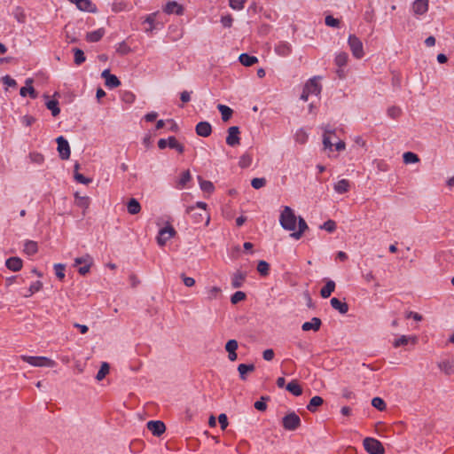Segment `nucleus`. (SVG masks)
I'll list each match as a JSON object with an SVG mask.
<instances>
[{
	"mask_svg": "<svg viewBox=\"0 0 454 454\" xmlns=\"http://www.w3.org/2000/svg\"><path fill=\"white\" fill-rule=\"evenodd\" d=\"M297 219L298 217L290 207H284L279 216V222L285 230L294 231L296 230Z\"/></svg>",
	"mask_w": 454,
	"mask_h": 454,
	"instance_id": "f257e3e1",
	"label": "nucleus"
},
{
	"mask_svg": "<svg viewBox=\"0 0 454 454\" xmlns=\"http://www.w3.org/2000/svg\"><path fill=\"white\" fill-rule=\"evenodd\" d=\"M20 359L33 366H37V367H43V366L52 367L55 364L54 361H52L50 358L45 357V356H30L22 355L20 356Z\"/></svg>",
	"mask_w": 454,
	"mask_h": 454,
	"instance_id": "f03ea898",
	"label": "nucleus"
},
{
	"mask_svg": "<svg viewBox=\"0 0 454 454\" xmlns=\"http://www.w3.org/2000/svg\"><path fill=\"white\" fill-rule=\"evenodd\" d=\"M364 450L370 454H384L385 449L382 443L374 438L366 437L364 440Z\"/></svg>",
	"mask_w": 454,
	"mask_h": 454,
	"instance_id": "7ed1b4c3",
	"label": "nucleus"
},
{
	"mask_svg": "<svg viewBox=\"0 0 454 454\" xmlns=\"http://www.w3.org/2000/svg\"><path fill=\"white\" fill-rule=\"evenodd\" d=\"M348 43L350 51L356 59H362L364 55L362 41L355 35L348 36Z\"/></svg>",
	"mask_w": 454,
	"mask_h": 454,
	"instance_id": "20e7f679",
	"label": "nucleus"
},
{
	"mask_svg": "<svg viewBox=\"0 0 454 454\" xmlns=\"http://www.w3.org/2000/svg\"><path fill=\"white\" fill-rule=\"evenodd\" d=\"M282 425L285 429L294 431L301 426L300 417L296 413L291 412L283 418Z\"/></svg>",
	"mask_w": 454,
	"mask_h": 454,
	"instance_id": "39448f33",
	"label": "nucleus"
},
{
	"mask_svg": "<svg viewBox=\"0 0 454 454\" xmlns=\"http://www.w3.org/2000/svg\"><path fill=\"white\" fill-rule=\"evenodd\" d=\"M176 233V230L171 225L160 229L157 236V243L159 246L163 247Z\"/></svg>",
	"mask_w": 454,
	"mask_h": 454,
	"instance_id": "423d86ee",
	"label": "nucleus"
},
{
	"mask_svg": "<svg viewBox=\"0 0 454 454\" xmlns=\"http://www.w3.org/2000/svg\"><path fill=\"white\" fill-rule=\"evenodd\" d=\"M239 129L237 126H231L228 129L226 144L230 146H237L240 144Z\"/></svg>",
	"mask_w": 454,
	"mask_h": 454,
	"instance_id": "0eeeda50",
	"label": "nucleus"
},
{
	"mask_svg": "<svg viewBox=\"0 0 454 454\" xmlns=\"http://www.w3.org/2000/svg\"><path fill=\"white\" fill-rule=\"evenodd\" d=\"M57 144H58V151L59 153V157L62 160H68L70 158V146L66 138L63 137H59L57 138Z\"/></svg>",
	"mask_w": 454,
	"mask_h": 454,
	"instance_id": "6e6552de",
	"label": "nucleus"
},
{
	"mask_svg": "<svg viewBox=\"0 0 454 454\" xmlns=\"http://www.w3.org/2000/svg\"><path fill=\"white\" fill-rule=\"evenodd\" d=\"M147 428L155 436H160L166 430L165 424L160 420H151L147 422Z\"/></svg>",
	"mask_w": 454,
	"mask_h": 454,
	"instance_id": "1a4fd4ad",
	"label": "nucleus"
},
{
	"mask_svg": "<svg viewBox=\"0 0 454 454\" xmlns=\"http://www.w3.org/2000/svg\"><path fill=\"white\" fill-rule=\"evenodd\" d=\"M163 11L167 14H176V15H183L184 9L183 5L178 4L176 1H170L166 4V5L163 7Z\"/></svg>",
	"mask_w": 454,
	"mask_h": 454,
	"instance_id": "9d476101",
	"label": "nucleus"
},
{
	"mask_svg": "<svg viewBox=\"0 0 454 454\" xmlns=\"http://www.w3.org/2000/svg\"><path fill=\"white\" fill-rule=\"evenodd\" d=\"M195 131L198 136L207 137L212 133V126L207 121H200L196 125Z\"/></svg>",
	"mask_w": 454,
	"mask_h": 454,
	"instance_id": "9b49d317",
	"label": "nucleus"
},
{
	"mask_svg": "<svg viewBox=\"0 0 454 454\" xmlns=\"http://www.w3.org/2000/svg\"><path fill=\"white\" fill-rule=\"evenodd\" d=\"M71 3L76 4L77 8L81 11L89 12H96L97 7L90 0H69Z\"/></svg>",
	"mask_w": 454,
	"mask_h": 454,
	"instance_id": "f8f14e48",
	"label": "nucleus"
},
{
	"mask_svg": "<svg viewBox=\"0 0 454 454\" xmlns=\"http://www.w3.org/2000/svg\"><path fill=\"white\" fill-rule=\"evenodd\" d=\"M429 0H416L412 4V11L415 15H423L428 11Z\"/></svg>",
	"mask_w": 454,
	"mask_h": 454,
	"instance_id": "ddd939ff",
	"label": "nucleus"
},
{
	"mask_svg": "<svg viewBox=\"0 0 454 454\" xmlns=\"http://www.w3.org/2000/svg\"><path fill=\"white\" fill-rule=\"evenodd\" d=\"M5 266L12 271H19L22 269L23 262L20 257H10L6 260Z\"/></svg>",
	"mask_w": 454,
	"mask_h": 454,
	"instance_id": "4468645a",
	"label": "nucleus"
},
{
	"mask_svg": "<svg viewBox=\"0 0 454 454\" xmlns=\"http://www.w3.org/2000/svg\"><path fill=\"white\" fill-rule=\"evenodd\" d=\"M297 222H298V231H294L293 233L290 234V236L295 239H300L301 238V236L303 235V233L305 232V231L309 229V226H308L307 223L305 222V220L301 216L298 217Z\"/></svg>",
	"mask_w": 454,
	"mask_h": 454,
	"instance_id": "2eb2a0df",
	"label": "nucleus"
},
{
	"mask_svg": "<svg viewBox=\"0 0 454 454\" xmlns=\"http://www.w3.org/2000/svg\"><path fill=\"white\" fill-rule=\"evenodd\" d=\"M321 325L322 322L320 318L313 317L311 321L303 323V325H301V329L304 332H308L310 330L317 332L320 329Z\"/></svg>",
	"mask_w": 454,
	"mask_h": 454,
	"instance_id": "dca6fc26",
	"label": "nucleus"
},
{
	"mask_svg": "<svg viewBox=\"0 0 454 454\" xmlns=\"http://www.w3.org/2000/svg\"><path fill=\"white\" fill-rule=\"evenodd\" d=\"M275 51L278 55L286 57L292 52V46L287 42H279L276 47Z\"/></svg>",
	"mask_w": 454,
	"mask_h": 454,
	"instance_id": "f3484780",
	"label": "nucleus"
},
{
	"mask_svg": "<svg viewBox=\"0 0 454 454\" xmlns=\"http://www.w3.org/2000/svg\"><path fill=\"white\" fill-rule=\"evenodd\" d=\"M307 91L312 95H318L321 92V85L316 77L310 79L304 86Z\"/></svg>",
	"mask_w": 454,
	"mask_h": 454,
	"instance_id": "a211bd4d",
	"label": "nucleus"
},
{
	"mask_svg": "<svg viewBox=\"0 0 454 454\" xmlns=\"http://www.w3.org/2000/svg\"><path fill=\"white\" fill-rule=\"evenodd\" d=\"M247 278V273L238 270L235 272L231 278V286L233 288H239L242 286L245 279Z\"/></svg>",
	"mask_w": 454,
	"mask_h": 454,
	"instance_id": "6ab92c4d",
	"label": "nucleus"
},
{
	"mask_svg": "<svg viewBox=\"0 0 454 454\" xmlns=\"http://www.w3.org/2000/svg\"><path fill=\"white\" fill-rule=\"evenodd\" d=\"M330 302L331 306L340 314H346L348 311V305L346 302L340 301L338 298H332Z\"/></svg>",
	"mask_w": 454,
	"mask_h": 454,
	"instance_id": "aec40b11",
	"label": "nucleus"
},
{
	"mask_svg": "<svg viewBox=\"0 0 454 454\" xmlns=\"http://www.w3.org/2000/svg\"><path fill=\"white\" fill-rule=\"evenodd\" d=\"M255 370V366L254 364H240L238 366V372L239 373V377L242 380H247V374L248 372H253Z\"/></svg>",
	"mask_w": 454,
	"mask_h": 454,
	"instance_id": "412c9836",
	"label": "nucleus"
},
{
	"mask_svg": "<svg viewBox=\"0 0 454 454\" xmlns=\"http://www.w3.org/2000/svg\"><path fill=\"white\" fill-rule=\"evenodd\" d=\"M239 62L245 67H252L258 62V59L255 56L248 55L247 53H242L239 57Z\"/></svg>",
	"mask_w": 454,
	"mask_h": 454,
	"instance_id": "4be33fe9",
	"label": "nucleus"
},
{
	"mask_svg": "<svg viewBox=\"0 0 454 454\" xmlns=\"http://www.w3.org/2000/svg\"><path fill=\"white\" fill-rule=\"evenodd\" d=\"M105 35L104 28H98L95 31L90 32L86 35V40L90 43H96L101 40Z\"/></svg>",
	"mask_w": 454,
	"mask_h": 454,
	"instance_id": "5701e85b",
	"label": "nucleus"
},
{
	"mask_svg": "<svg viewBox=\"0 0 454 454\" xmlns=\"http://www.w3.org/2000/svg\"><path fill=\"white\" fill-rule=\"evenodd\" d=\"M335 289V283L333 280H327L322 287L320 294L323 298H328Z\"/></svg>",
	"mask_w": 454,
	"mask_h": 454,
	"instance_id": "b1692460",
	"label": "nucleus"
},
{
	"mask_svg": "<svg viewBox=\"0 0 454 454\" xmlns=\"http://www.w3.org/2000/svg\"><path fill=\"white\" fill-rule=\"evenodd\" d=\"M30 83H32V80L31 79L27 80V82H26L27 86L22 87L20 89V94L22 97H26L27 94H29L30 98H35L37 97V93L32 86H28V84H30Z\"/></svg>",
	"mask_w": 454,
	"mask_h": 454,
	"instance_id": "393cba45",
	"label": "nucleus"
},
{
	"mask_svg": "<svg viewBox=\"0 0 454 454\" xmlns=\"http://www.w3.org/2000/svg\"><path fill=\"white\" fill-rule=\"evenodd\" d=\"M349 187H350V184H349L348 180H347V179H341L334 184L335 192L340 194L348 192L349 190Z\"/></svg>",
	"mask_w": 454,
	"mask_h": 454,
	"instance_id": "a878e982",
	"label": "nucleus"
},
{
	"mask_svg": "<svg viewBox=\"0 0 454 454\" xmlns=\"http://www.w3.org/2000/svg\"><path fill=\"white\" fill-rule=\"evenodd\" d=\"M128 212L130 215H137L141 210V206L136 199H130L127 204Z\"/></svg>",
	"mask_w": 454,
	"mask_h": 454,
	"instance_id": "bb28decb",
	"label": "nucleus"
},
{
	"mask_svg": "<svg viewBox=\"0 0 454 454\" xmlns=\"http://www.w3.org/2000/svg\"><path fill=\"white\" fill-rule=\"evenodd\" d=\"M286 390L292 393L295 396H299L302 394V388L296 380H292L286 385Z\"/></svg>",
	"mask_w": 454,
	"mask_h": 454,
	"instance_id": "cd10ccee",
	"label": "nucleus"
},
{
	"mask_svg": "<svg viewBox=\"0 0 454 454\" xmlns=\"http://www.w3.org/2000/svg\"><path fill=\"white\" fill-rule=\"evenodd\" d=\"M324 403V400L321 396H318V395H316V396H313L309 404L307 405V409L311 411V412H315L317 411V408L320 405H322Z\"/></svg>",
	"mask_w": 454,
	"mask_h": 454,
	"instance_id": "c85d7f7f",
	"label": "nucleus"
},
{
	"mask_svg": "<svg viewBox=\"0 0 454 454\" xmlns=\"http://www.w3.org/2000/svg\"><path fill=\"white\" fill-rule=\"evenodd\" d=\"M217 109L219 110V112L222 114V120L223 121H228L233 114L232 109H231L229 106H224V105L219 104L217 106Z\"/></svg>",
	"mask_w": 454,
	"mask_h": 454,
	"instance_id": "c756f323",
	"label": "nucleus"
},
{
	"mask_svg": "<svg viewBox=\"0 0 454 454\" xmlns=\"http://www.w3.org/2000/svg\"><path fill=\"white\" fill-rule=\"evenodd\" d=\"M222 290L220 287L212 286L207 289L206 294L208 301L215 300L221 296Z\"/></svg>",
	"mask_w": 454,
	"mask_h": 454,
	"instance_id": "7c9ffc66",
	"label": "nucleus"
},
{
	"mask_svg": "<svg viewBox=\"0 0 454 454\" xmlns=\"http://www.w3.org/2000/svg\"><path fill=\"white\" fill-rule=\"evenodd\" d=\"M438 367L442 372H443L446 375H451L454 372V364L453 363L445 360L438 364Z\"/></svg>",
	"mask_w": 454,
	"mask_h": 454,
	"instance_id": "2f4dec72",
	"label": "nucleus"
},
{
	"mask_svg": "<svg viewBox=\"0 0 454 454\" xmlns=\"http://www.w3.org/2000/svg\"><path fill=\"white\" fill-rule=\"evenodd\" d=\"M38 251L37 243L32 240H28L25 243L24 252L28 255H33Z\"/></svg>",
	"mask_w": 454,
	"mask_h": 454,
	"instance_id": "473e14b6",
	"label": "nucleus"
},
{
	"mask_svg": "<svg viewBox=\"0 0 454 454\" xmlns=\"http://www.w3.org/2000/svg\"><path fill=\"white\" fill-rule=\"evenodd\" d=\"M73 51H74V61L75 65L80 66L83 62H85L86 58H85L83 51H82L81 49H78V48H74V49H73Z\"/></svg>",
	"mask_w": 454,
	"mask_h": 454,
	"instance_id": "72a5a7b5",
	"label": "nucleus"
},
{
	"mask_svg": "<svg viewBox=\"0 0 454 454\" xmlns=\"http://www.w3.org/2000/svg\"><path fill=\"white\" fill-rule=\"evenodd\" d=\"M168 146L171 149L176 150L179 153H183L184 152V146L180 144L175 137H168Z\"/></svg>",
	"mask_w": 454,
	"mask_h": 454,
	"instance_id": "f704fd0d",
	"label": "nucleus"
},
{
	"mask_svg": "<svg viewBox=\"0 0 454 454\" xmlns=\"http://www.w3.org/2000/svg\"><path fill=\"white\" fill-rule=\"evenodd\" d=\"M200 181V189L207 193H212L215 190V186L212 182L203 180L200 176L198 177Z\"/></svg>",
	"mask_w": 454,
	"mask_h": 454,
	"instance_id": "c9c22d12",
	"label": "nucleus"
},
{
	"mask_svg": "<svg viewBox=\"0 0 454 454\" xmlns=\"http://www.w3.org/2000/svg\"><path fill=\"white\" fill-rule=\"evenodd\" d=\"M403 162L405 164L417 163L419 161V156L411 152H406L403 155Z\"/></svg>",
	"mask_w": 454,
	"mask_h": 454,
	"instance_id": "e433bc0d",
	"label": "nucleus"
},
{
	"mask_svg": "<svg viewBox=\"0 0 454 454\" xmlns=\"http://www.w3.org/2000/svg\"><path fill=\"white\" fill-rule=\"evenodd\" d=\"M110 366L107 363H102L100 369L98 370L96 379L100 381L109 373Z\"/></svg>",
	"mask_w": 454,
	"mask_h": 454,
	"instance_id": "4c0bfd02",
	"label": "nucleus"
},
{
	"mask_svg": "<svg viewBox=\"0 0 454 454\" xmlns=\"http://www.w3.org/2000/svg\"><path fill=\"white\" fill-rule=\"evenodd\" d=\"M348 60V55L346 52H340L339 53L335 58V64L339 67H343L347 65Z\"/></svg>",
	"mask_w": 454,
	"mask_h": 454,
	"instance_id": "58836bf2",
	"label": "nucleus"
},
{
	"mask_svg": "<svg viewBox=\"0 0 454 454\" xmlns=\"http://www.w3.org/2000/svg\"><path fill=\"white\" fill-rule=\"evenodd\" d=\"M257 270L262 276H268L270 271V264L265 261H260L257 264Z\"/></svg>",
	"mask_w": 454,
	"mask_h": 454,
	"instance_id": "ea45409f",
	"label": "nucleus"
},
{
	"mask_svg": "<svg viewBox=\"0 0 454 454\" xmlns=\"http://www.w3.org/2000/svg\"><path fill=\"white\" fill-rule=\"evenodd\" d=\"M46 106L49 110L51 111V114L53 116H57L60 113V109L59 107V102L57 100H49L46 103Z\"/></svg>",
	"mask_w": 454,
	"mask_h": 454,
	"instance_id": "a19ab883",
	"label": "nucleus"
},
{
	"mask_svg": "<svg viewBox=\"0 0 454 454\" xmlns=\"http://www.w3.org/2000/svg\"><path fill=\"white\" fill-rule=\"evenodd\" d=\"M192 176H191V173L189 170H185L184 172H183L178 183H177V187L179 189H182L184 188L186 184L191 180Z\"/></svg>",
	"mask_w": 454,
	"mask_h": 454,
	"instance_id": "79ce46f5",
	"label": "nucleus"
},
{
	"mask_svg": "<svg viewBox=\"0 0 454 454\" xmlns=\"http://www.w3.org/2000/svg\"><path fill=\"white\" fill-rule=\"evenodd\" d=\"M308 140V134L303 129H300L295 133V141L299 144H305Z\"/></svg>",
	"mask_w": 454,
	"mask_h": 454,
	"instance_id": "37998d69",
	"label": "nucleus"
},
{
	"mask_svg": "<svg viewBox=\"0 0 454 454\" xmlns=\"http://www.w3.org/2000/svg\"><path fill=\"white\" fill-rule=\"evenodd\" d=\"M252 164V156L249 153L243 154L239 161V165L240 168H248Z\"/></svg>",
	"mask_w": 454,
	"mask_h": 454,
	"instance_id": "c03bdc74",
	"label": "nucleus"
},
{
	"mask_svg": "<svg viewBox=\"0 0 454 454\" xmlns=\"http://www.w3.org/2000/svg\"><path fill=\"white\" fill-rule=\"evenodd\" d=\"M43 287V283L41 281H35L31 284L28 288V294H25V297H29L36 292H39Z\"/></svg>",
	"mask_w": 454,
	"mask_h": 454,
	"instance_id": "a18cd8bd",
	"label": "nucleus"
},
{
	"mask_svg": "<svg viewBox=\"0 0 454 454\" xmlns=\"http://www.w3.org/2000/svg\"><path fill=\"white\" fill-rule=\"evenodd\" d=\"M372 405L380 411H385L387 407L386 403L380 397H374L372 400Z\"/></svg>",
	"mask_w": 454,
	"mask_h": 454,
	"instance_id": "49530a36",
	"label": "nucleus"
},
{
	"mask_svg": "<svg viewBox=\"0 0 454 454\" xmlns=\"http://www.w3.org/2000/svg\"><path fill=\"white\" fill-rule=\"evenodd\" d=\"M247 298V295L244 292L242 291H237L235 292L231 297V302L232 304H237L239 303V301H242L244 300H246Z\"/></svg>",
	"mask_w": 454,
	"mask_h": 454,
	"instance_id": "de8ad7c7",
	"label": "nucleus"
},
{
	"mask_svg": "<svg viewBox=\"0 0 454 454\" xmlns=\"http://www.w3.org/2000/svg\"><path fill=\"white\" fill-rule=\"evenodd\" d=\"M120 84H121L120 80L114 74H112L111 76L106 77V86H107L108 88H111V89L117 88Z\"/></svg>",
	"mask_w": 454,
	"mask_h": 454,
	"instance_id": "09e8293b",
	"label": "nucleus"
},
{
	"mask_svg": "<svg viewBox=\"0 0 454 454\" xmlns=\"http://www.w3.org/2000/svg\"><path fill=\"white\" fill-rule=\"evenodd\" d=\"M337 228L336 223L333 220H327L321 226L320 229L325 230L326 231L332 233Z\"/></svg>",
	"mask_w": 454,
	"mask_h": 454,
	"instance_id": "8fccbe9b",
	"label": "nucleus"
},
{
	"mask_svg": "<svg viewBox=\"0 0 454 454\" xmlns=\"http://www.w3.org/2000/svg\"><path fill=\"white\" fill-rule=\"evenodd\" d=\"M76 204L80 207L88 208L90 205L89 197H81L78 193L75 194Z\"/></svg>",
	"mask_w": 454,
	"mask_h": 454,
	"instance_id": "3c124183",
	"label": "nucleus"
},
{
	"mask_svg": "<svg viewBox=\"0 0 454 454\" xmlns=\"http://www.w3.org/2000/svg\"><path fill=\"white\" fill-rule=\"evenodd\" d=\"M402 110L398 106H391L387 109V115L392 119H397L400 117Z\"/></svg>",
	"mask_w": 454,
	"mask_h": 454,
	"instance_id": "603ef678",
	"label": "nucleus"
},
{
	"mask_svg": "<svg viewBox=\"0 0 454 454\" xmlns=\"http://www.w3.org/2000/svg\"><path fill=\"white\" fill-rule=\"evenodd\" d=\"M29 159L33 163L42 164L44 161V157L40 153H30Z\"/></svg>",
	"mask_w": 454,
	"mask_h": 454,
	"instance_id": "864d4df0",
	"label": "nucleus"
},
{
	"mask_svg": "<svg viewBox=\"0 0 454 454\" xmlns=\"http://www.w3.org/2000/svg\"><path fill=\"white\" fill-rule=\"evenodd\" d=\"M265 400H269L268 396H262L260 401H256L254 404V408L260 411H265L267 409V404Z\"/></svg>",
	"mask_w": 454,
	"mask_h": 454,
	"instance_id": "5fc2aeb1",
	"label": "nucleus"
},
{
	"mask_svg": "<svg viewBox=\"0 0 454 454\" xmlns=\"http://www.w3.org/2000/svg\"><path fill=\"white\" fill-rule=\"evenodd\" d=\"M247 1V0H229L230 6L233 10H237V11L242 10L244 8V4H246Z\"/></svg>",
	"mask_w": 454,
	"mask_h": 454,
	"instance_id": "6e6d98bb",
	"label": "nucleus"
},
{
	"mask_svg": "<svg viewBox=\"0 0 454 454\" xmlns=\"http://www.w3.org/2000/svg\"><path fill=\"white\" fill-rule=\"evenodd\" d=\"M265 184H266V179L263 177H262V178L255 177V178L252 179V181H251V185L254 189H260V188L263 187Z\"/></svg>",
	"mask_w": 454,
	"mask_h": 454,
	"instance_id": "4d7b16f0",
	"label": "nucleus"
},
{
	"mask_svg": "<svg viewBox=\"0 0 454 454\" xmlns=\"http://www.w3.org/2000/svg\"><path fill=\"white\" fill-rule=\"evenodd\" d=\"M325 25L333 27H339L340 20L338 19L333 18L331 15H327L325 19Z\"/></svg>",
	"mask_w": 454,
	"mask_h": 454,
	"instance_id": "13d9d810",
	"label": "nucleus"
},
{
	"mask_svg": "<svg viewBox=\"0 0 454 454\" xmlns=\"http://www.w3.org/2000/svg\"><path fill=\"white\" fill-rule=\"evenodd\" d=\"M333 132H331L330 130L328 129H325V134H324V138H323V144L325 145V148H329L331 149L333 145V144L332 143L331 141V137L330 135L332 134Z\"/></svg>",
	"mask_w": 454,
	"mask_h": 454,
	"instance_id": "bf43d9fd",
	"label": "nucleus"
},
{
	"mask_svg": "<svg viewBox=\"0 0 454 454\" xmlns=\"http://www.w3.org/2000/svg\"><path fill=\"white\" fill-rule=\"evenodd\" d=\"M54 270L57 278L62 280L65 278V266L60 263L55 264Z\"/></svg>",
	"mask_w": 454,
	"mask_h": 454,
	"instance_id": "052dcab7",
	"label": "nucleus"
},
{
	"mask_svg": "<svg viewBox=\"0 0 454 454\" xmlns=\"http://www.w3.org/2000/svg\"><path fill=\"white\" fill-rule=\"evenodd\" d=\"M86 263H92V258L89 254H86L85 256L82 257H77L74 260V266Z\"/></svg>",
	"mask_w": 454,
	"mask_h": 454,
	"instance_id": "680f3d73",
	"label": "nucleus"
},
{
	"mask_svg": "<svg viewBox=\"0 0 454 454\" xmlns=\"http://www.w3.org/2000/svg\"><path fill=\"white\" fill-rule=\"evenodd\" d=\"M155 18H156V13H151V14H149V15L145 18V20L144 23H147V24H149V25H150V27L145 28V30H146L147 32H149V31L151 32V31H153V28H154V27H153V23H154V21H155Z\"/></svg>",
	"mask_w": 454,
	"mask_h": 454,
	"instance_id": "e2e57ef3",
	"label": "nucleus"
},
{
	"mask_svg": "<svg viewBox=\"0 0 454 454\" xmlns=\"http://www.w3.org/2000/svg\"><path fill=\"white\" fill-rule=\"evenodd\" d=\"M74 179L81 184H88L91 182L90 178L85 177L82 174H80L79 172H75L74 174Z\"/></svg>",
	"mask_w": 454,
	"mask_h": 454,
	"instance_id": "0e129e2a",
	"label": "nucleus"
},
{
	"mask_svg": "<svg viewBox=\"0 0 454 454\" xmlns=\"http://www.w3.org/2000/svg\"><path fill=\"white\" fill-rule=\"evenodd\" d=\"M121 99L128 104H131L135 100V95L130 91H124L121 94Z\"/></svg>",
	"mask_w": 454,
	"mask_h": 454,
	"instance_id": "69168bd1",
	"label": "nucleus"
},
{
	"mask_svg": "<svg viewBox=\"0 0 454 454\" xmlns=\"http://www.w3.org/2000/svg\"><path fill=\"white\" fill-rule=\"evenodd\" d=\"M239 347L238 341L236 340H230L225 344V350L227 352L236 351Z\"/></svg>",
	"mask_w": 454,
	"mask_h": 454,
	"instance_id": "338daca9",
	"label": "nucleus"
},
{
	"mask_svg": "<svg viewBox=\"0 0 454 454\" xmlns=\"http://www.w3.org/2000/svg\"><path fill=\"white\" fill-rule=\"evenodd\" d=\"M126 7H127V4L126 3H124V2H116V3L113 4L112 10L114 12H120L124 11L126 9Z\"/></svg>",
	"mask_w": 454,
	"mask_h": 454,
	"instance_id": "774afa93",
	"label": "nucleus"
}]
</instances>
